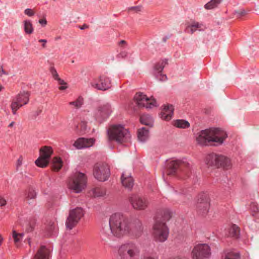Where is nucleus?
<instances>
[{
	"label": "nucleus",
	"mask_w": 259,
	"mask_h": 259,
	"mask_svg": "<svg viewBox=\"0 0 259 259\" xmlns=\"http://www.w3.org/2000/svg\"><path fill=\"white\" fill-rule=\"evenodd\" d=\"M143 230L141 222L136 220L130 227L128 219L120 213H115L110 216L109 226L102 227L101 234L103 237L111 239L113 236L117 238L130 235L135 238L141 236Z\"/></svg>",
	"instance_id": "obj_1"
},
{
	"label": "nucleus",
	"mask_w": 259,
	"mask_h": 259,
	"mask_svg": "<svg viewBox=\"0 0 259 259\" xmlns=\"http://www.w3.org/2000/svg\"><path fill=\"white\" fill-rule=\"evenodd\" d=\"M172 217V212L168 209L157 212L155 217V223L153 227V234L156 241L163 242L167 240L169 229L165 224Z\"/></svg>",
	"instance_id": "obj_2"
},
{
	"label": "nucleus",
	"mask_w": 259,
	"mask_h": 259,
	"mask_svg": "<svg viewBox=\"0 0 259 259\" xmlns=\"http://www.w3.org/2000/svg\"><path fill=\"white\" fill-rule=\"evenodd\" d=\"M227 137L226 133L219 128H210L200 131L196 138L197 143L201 146H207L211 142L216 143V145L223 143Z\"/></svg>",
	"instance_id": "obj_3"
},
{
	"label": "nucleus",
	"mask_w": 259,
	"mask_h": 259,
	"mask_svg": "<svg viewBox=\"0 0 259 259\" xmlns=\"http://www.w3.org/2000/svg\"><path fill=\"white\" fill-rule=\"evenodd\" d=\"M108 141H115L118 144H126L131 141V136L129 131L123 125L116 124L107 130Z\"/></svg>",
	"instance_id": "obj_4"
},
{
	"label": "nucleus",
	"mask_w": 259,
	"mask_h": 259,
	"mask_svg": "<svg viewBox=\"0 0 259 259\" xmlns=\"http://www.w3.org/2000/svg\"><path fill=\"white\" fill-rule=\"evenodd\" d=\"M167 167V174L169 175L176 174L181 179H185L190 176V165L186 161L173 160L168 163Z\"/></svg>",
	"instance_id": "obj_5"
},
{
	"label": "nucleus",
	"mask_w": 259,
	"mask_h": 259,
	"mask_svg": "<svg viewBox=\"0 0 259 259\" xmlns=\"http://www.w3.org/2000/svg\"><path fill=\"white\" fill-rule=\"evenodd\" d=\"M205 163L208 166H214L228 169L231 167V161L229 158L223 155L212 153L208 154L205 158Z\"/></svg>",
	"instance_id": "obj_6"
},
{
	"label": "nucleus",
	"mask_w": 259,
	"mask_h": 259,
	"mask_svg": "<svg viewBox=\"0 0 259 259\" xmlns=\"http://www.w3.org/2000/svg\"><path fill=\"white\" fill-rule=\"evenodd\" d=\"M118 253V259H133L139 255L140 249L135 243L128 242L119 247Z\"/></svg>",
	"instance_id": "obj_7"
},
{
	"label": "nucleus",
	"mask_w": 259,
	"mask_h": 259,
	"mask_svg": "<svg viewBox=\"0 0 259 259\" xmlns=\"http://www.w3.org/2000/svg\"><path fill=\"white\" fill-rule=\"evenodd\" d=\"M87 178L82 172H76L68 180L69 189L76 193L80 192L86 187Z\"/></svg>",
	"instance_id": "obj_8"
},
{
	"label": "nucleus",
	"mask_w": 259,
	"mask_h": 259,
	"mask_svg": "<svg viewBox=\"0 0 259 259\" xmlns=\"http://www.w3.org/2000/svg\"><path fill=\"white\" fill-rule=\"evenodd\" d=\"M30 94L28 92L20 93L14 97L11 104V108L14 115L17 114V111L23 106L28 104L29 101Z\"/></svg>",
	"instance_id": "obj_9"
},
{
	"label": "nucleus",
	"mask_w": 259,
	"mask_h": 259,
	"mask_svg": "<svg viewBox=\"0 0 259 259\" xmlns=\"http://www.w3.org/2000/svg\"><path fill=\"white\" fill-rule=\"evenodd\" d=\"M93 175L98 181H107L110 176V170L108 165L103 163H96L94 167Z\"/></svg>",
	"instance_id": "obj_10"
},
{
	"label": "nucleus",
	"mask_w": 259,
	"mask_h": 259,
	"mask_svg": "<svg viewBox=\"0 0 259 259\" xmlns=\"http://www.w3.org/2000/svg\"><path fill=\"white\" fill-rule=\"evenodd\" d=\"M53 152L51 147L47 146L42 147L39 150V157L35 161L36 165L40 167H46Z\"/></svg>",
	"instance_id": "obj_11"
},
{
	"label": "nucleus",
	"mask_w": 259,
	"mask_h": 259,
	"mask_svg": "<svg viewBox=\"0 0 259 259\" xmlns=\"http://www.w3.org/2000/svg\"><path fill=\"white\" fill-rule=\"evenodd\" d=\"M210 206V200L208 195L206 192H202L198 196L196 204L197 212L200 215L207 214Z\"/></svg>",
	"instance_id": "obj_12"
},
{
	"label": "nucleus",
	"mask_w": 259,
	"mask_h": 259,
	"mask_svg": "<svg viewBox=\"0 0 259 259\" xmlns=\"http://www.w3.org/2000/svg\"><path fill=\"white\" fill-rule=\"evenodd\" d=\"M211 255L210 246L205 243L195 245L192 251L193 259L208 258Z\"/></svg>",
	"instance_id": "obj_13"
},
{
	"label": "nucleus",
	"mask_w": 259,
	"mask_h": 259,
	"mask_svg": "<svg viewBox=\"0 0 259 259\" xmlns=\"http://www.w3.org/2000/svg\"><path fill=\"white\" fill-rule=\"evenodd\" d=\"M83 215L84 211L81 207H76L71 210L66 222L67 228L71 230L76 225Z\"/></svg>",
	"instance_id": "obj_14"
},
{
	"label": "nucleus",
	"mask_w": 259,
	"mask_h": 259,
	"mask_svg": "<svg viewBox=\"0 0 259 259\" xmlns=\"http://www.w3.org/2000/svg\"><path fill=\"white\" fill-rule=\"evenodd\" d=\"M134 100L139 107L151 109L157 106L156 100L152 97L148 98L142 93H137L134 96Z\"/></svg>",
	"instance_id": "obj_15"
},
{
	"label": "nucleus",
	"mask_w": 259,
	"mask_h": 259,
	"mask_svg": "<svg viewBox=\"0 0 259 259\" xmlns=\"http://www.w3.org/2000/svg\"><path fill=\"white\" fill-rule=\"evenodd\" d=\"M112 109L111 105L105 104L99 106L95 113V118L99 123L105 121L111 114Z\"/></svg>",
	"instance_id": "obj_16"
},
{
	"label": "nucleus",
	"mask_w": 259,
	"mask_h": 259,
	"mask_svg": "<svg viewBox=\"0 0 259 259\" xmlns=\"http://www.w3.org/2000/svg\"><path fill=\"white\" fill-rule=\"evenodd\" d=\"M92 87L99 90L105 91L111 87V81L109 77L104 75L100 76L98 80L91 82Z\"/></svg>",
	"instance_id": "obj_17"
},
{
	"label": "nucleus",
	"mask_w": 259,
	"mask_h": 259,
	"mask_svg": "<svg viewBox=\"0 0 259 259\" xmlns=\"http://www.w3.org/2000/svg\"><path fill=\"white\" fill-rule=\"evenodd\" d=\"M130 201L133 207L136 209H145L148 205L147 200L138 195H132L130 198Z\"/></svg>",
	"instance_id": "obj_18"
},
{
	"label": "nucleus",
	"mask_w": 259,
	"mask_h": 259,
	"mask_svg": "<svg viewBox=\"0 0 259 259\" xmlns=\"http://www.w3.org/2000/svg\"><path fill=\"white\" fill-rule=\"evenodd\" d=\"M166 64H167V60L164 59L157 63L154 67V74L159 80L165 81L167 79L166 75L162 73V71Z\"/></svg>",
	"instance_id": "obj_19"
},
{
	"label": "nucleus",
	"mask_w": 259,
	"mask_h": 259,
	"mask_svg": "<svg viewBox=\"0 0 259 259\" xmlns=\"http://www.w3.org/2000/svg\"><path fill=\"white\" fill-rule=\"evenodd\" d=\"M95 143V140L93 138L86 139L79 138L74 142L73 145L77 149H81L89 148L92 146Z\"/></svg>",
	"instance_id": "obj_20"
},
{
	"label": "nucleus",
	"mask_w": 259,
	"mask_h": 259,
	"mask_svg": "<svg viewBox=\"0 0 259 259\" xmlns=\"http://www.w3.org/2000/svg\"><path fill=\"white\" fill-rule=\"evenodd\" d=\"M121 181L125 188L128 190H132L134 186V179L131 176V174L124 171L122 174Z\"/></svg>",
	"instance_id": "obj_21"
},
{
	"label": "nucleus",
	"mask_w": 259,
	"mask_h": 259,
	"mask_svg": "<svg viewBox=\"0 0 259 259\" xmlns=\"http://www.w3.org/2000/svg\"><path fill=\"white\" fill-rule=\"evenodd\" d=\"M174 110V108L172 105H164L160 113L161 118L167 121L170 120L173 116Z\"/></svg>",
	"instance_id": "obj_22"
},
{
	"label": "nucleus",
	"mask_w": 259,
	"mask_h": 259,
	"mask_svg": "<svg viewBox=\"0 0 259 259\" xmlns=\"http://www.w3.org/2000/svg\"><path fill=\"white\" fill-rule=\"evenodd\" d=\"M50 251L44 245H41L34 259H49Z\"/></svg>",
	"instance_id": "obj_23"
},
{
	"label": "nucleus",
	"mask_w": 259,
	"mask_h": 259,
	"mask_svg": "<svg viewBox=\"0 0 259 259\" xmlns=\"http://www.w3.org/2000/svg\"><path fill=\"white\" fill-rule=\"evenodd\" d=\"M203 24L198 22H193L192 24L187 27L185 31L193 34L197 30L201 31L203 30Z\"/></svg>",
	"instance_id": "obj_24"
},
{
	"label": "nucleus",
	"mask_w": 259,
	"mask_h": 259,
	"mask_svg": "<svg viewBox=\"0 0 259 259\" xmlns=\"http://www.w3.org/2000/svg\"><path fill=\"white\" fill-rule=\"evenodd\" d=\"M137 134L138 140L140 141L145 142L149 137V130L146 127H142L138 130Z\"/></svg>",
	"instance_id": "obj_25"
},
{
	"label": "nucleus",
	"mask_w": 259,
	"mask_h": 259,
	"mask_svg": "<svg viewBox=\"0 0 259 259\" xmlns=\"http://www.w3.org/2000/svg\"><path fill=\"white\" fill-rule=\"evenodd\" d=\"M140 122L142 124L152 127L153 125V119L149 114H143L140 116Z\"/></svg>",
	"instance_id": "obj_26"
},
{
	"label": "nucleus",
	"mask_w": 259,
	"mask_h": 259,
	"mask_svg": "<svg viewBox=\"0 0 259 259\" xmlns=\"http://www.w3.org/2000/svg\"><path fill=\"white\" fill-rule=\"evenodd\" d=\"M47 231L49 236H55L58 232V227L55 222H50L47 225Z\"/></svg>",
	"instance_id": "obj_27"
},
{
	"label": "nucleus",
	"mask_w": 259,
	"mask_h": 259,
	"mask_svg": "<svg viewBox=\"0 0 259 259\" xmlns=\"http://www.w3.org/2000/svg\"><path fill=\"white\" fill-rule=\"evenodd\" d=\"M62 166V161L60 157H55L52 160V168L54 171H59Z\"/></svg>",
	"instance_id": "obj_28"
},
{
	"label": "nucleus",
	"mask_w": 259,
	"mask_h": 259,
	"mask_svg": "<svg viewBox=\"0 0 259 259\" xmlns=\"http://www.w3.org/2000/svg\"><path fill=\"white\" fill-rule=\"evenodd\" d=\"M223 257L225 259H240L239 253L233 251H225Z\"/></svg>",
	"instance_id": "obj_29"
},
{
	"label": "nucleus",
	"mask_w": 259,
	"mask_h": 259,
	"mask_svg": "<svg viewBox=\"0 0 259 259\" xmlns=\"http://www.w3.org/2000/svg\"><path fill=\"white\" fill-rule=\"evenodd\" d=\"M229 235L230 237L237 238L239 236V229L236 225H232L229 230Z\"/></svg>",
	"instance_id": "obj_30"
},
{
	"label": "nucleus",
	"mask_w": 259,
	"mask_h": 259,
	"mask_svg": "<svg viewBox=\"0 0 259 259\" xmlns=\"http://www.w3.org/2000/svg\"><path fill=\"white\" fill-rule=\"evenodd\" d=\"M24 29L26 33L30 34L33 32V27L30 20H26L23 22Z\"/></svg>",
	"instance_id": "obj_31"
},
{
	"label": "nucleus",
	"mask_w": 259,
	"mask_h": 259,
	"mask_svg": "<svg viewBox=\"0 0 259 259\" xmlns=\"http://www.w3.org/2000/svg\"><path fill=\"white\" fill-rule=\"evenodd\" d=\"M174 125L178 128H186L190 126V123L183 119H178L175 121Z\"/></svg>",
	"instance_id": "obj_32"
},
{
	"label": "nucleus",
	"mask_w": 259,
	"mask_h": 259,
	"mask_svg": "<svg viewBox=\"0 0 259 259\" xmlns=\"http://www.w3.org/2000/svg\"><path fill=\"white\" fill-rule=\"evenodd\" d=\"M83 103V99L82 97H78L75 101L70 102L69 105L72 106L76 109L80 108Z\"/></svg>",
	"instance_id": "obj_33"
},
{
	"label": "nucleus",
	"mask_w": 259,
	"mask_h": 259,
	"mask_svg": "<svg viewBox=\"0 0 259 259\" xmlns=\"http://www.w3.org/2000/svg\"><path fill=\"white\" fill-rule=\"evenodd\" d=\"M222 1V0H211L204 5V8L206 10L212 9L218 7Z\"/></svg>",
	"instance_id": "obj_34"
},
{
	"label": "nucleus",
	"mask_w": 259,
	"mask_h": 259,
	"mask_svg": "<svg viewBox=\"0 0 259 259\" xmlns=\"http://www.w3.org/2000/svg\"><path fill=\"white\" fill-rule=\"evenodd\" d=\"M23 233H18L15 230L12 232V237L15 243L19 242L23 238Z\"/></svg>",
	"instance_id": "obj_35"
},
{
	"label": "nucleus",
	"mask_w": 259,
	"mask_h": 259,
	"mask_svg": "<svg viewBox=\"0 0 259 259\" xmlns=\"http://www.w3.org/2000/svg\"><path fill=\"white\" fill-rule=\"evenodd\" d=\"M36 196V192L31 188H29L26 193V199L28 200L35 199Z\"/></svg>",
	"instance_id": "obj_36"
},
{
	"label": "nucleus",
	"mask_w": 259,
	"mask_h": 259,
	"mask_svg": "<svg viewBox=\"0 0 259 259\" xmlns=\"http://www.w3.org/2000/svg\"><path fill=\"white\" fill-rule=\"evenodd\" d=\"M36 225V220L34 219H31L29 220L28 226L26 228L27 232H31L33 231Z\"/></svg>",
	"instance_id": "obj_37"
},
{
	"label": "nucleus",
	"mask_w": 259,
	"mask_h": 259,
	"mask_svg": "<svg viewBox=\"0 0 259 259\" xmlns=\"http://www.w3.org/2000/svg\"><path fill=\"white\" fill-rule=\"evenodd\" d=\"M233 14L237 18H241V17L245 16L247 12L245 10L241 9L238 11H235Z\"/></svg>",
	"instance_id": "obj_38"
},
{
	"label": "nucleus",
	"mask_w": 259,
	"mask_h": 259,
	"mask_svg": "<svg viewBox=\"0 0 259 259\" xmlns=\"http://www.w3.org/2000/svg\"><path fill=\"white\" fill-rule=\"evenodd\" d=\"M79 126H80V128L79 130V133L80 134H83L87 130V123L85 121H81L80 123H79Z\"/></svg>",
	"instance_id": "obj_39"
},
{
	"label": "nucleus",
	"mask_w": 259,
	"mask_h": 259,
	"mask_svg": "<svg viewBox=\"0 0 259 259\" xmlns=\"http://www.w3.org/2000/svg\"><path fill=\"white\" fill-rule=\"evenodd\" d=\"M94 195L96 197H100L102 196L105 194V192L102 190H101L99 188H96L94 189Z\"/></svg>",
	"instance_id": "obj_40"
},
{
	"label": "nucleus",
	"mask_w": 259,
	"mask_h": 259,
	"mask_svg": "<svg viewBox=\"0 0 259 259\" xmlns=\"http://www.w3.org/2000/svg\"><path fill=\"white\" fill-rule=\"evenodd\" d=\"M50 71L54 79L56 80L59 77V75L56 69L54 66H51L50 68Z\"/></svg>",
	"instance_id": "obj_41"
},
{
	"label": "nucleus",
	"mask_w": 259,
	"mask_h": 259,
	"mask_svg": "<svg viewBox=\"0 0 259 259\" xmlns=\"http://www.w3.org/2000/svg\"><path fill=\"white\" fill-rule=\"evenodd\" d=\"M250 208L252 211L257 212L259 211V206L255 202H251L250 205Z\"/></svg>",
	"instance_id": "obj_42"
},
{
	"label": "nucleus",
	"mask_w": 259,
	"mask_h": 259,
	"mask_svg": "<svg viewBox=\"0 0 259 259\" xmlns=\"http://www.w3.org/2000/svg\"><path fill=\"white\" fill-rule=\"evenodd\" d=\"M7 201L4 196L0 195V206L2 208L5 206Z\"/></svg>",
	"instance_id": "obj_43"
},
{
	"label": "nucleus",
	"mask_w": 259,
	"mask_h": 259,
	"mask_svg": "<svg viewBox=\"0 0 259 259\" xmlns=\"http://www.w3.org/2000/svg\"><path fill=\"white\" fill-rule=\"evenodd\" d=\"M24 14L29 17H31L34 15V12L32 9L28 8L25 10Z\"/></svg>",
	"instance_id": "obj_44"
},
{
	"label": "nucleus",
	"mask_w": 259,
	"mask_h": 259,
	"mask_svg": "<svg viewBox=\"0 0 259 259\" xmlns=\"http://www.w3.org/2000/svg\"><path fill=\"white\" fill-rule=\"evenodd\" d=\"M58 81V82L60 85H65L66 83L64 81V80L61 79L59 77L56 79Z\"/></svg>",
	"instance_id": "obj_45"
},
{
	"label": "nucleus",
	"mask_w": 259,
	"mask_h": 259,
	"mask_svg": "<svg viewBox=\"0 0 259 259\" xmlns=\"http://www.w3.org/2000/svg\"><path fill=\"white\" fill-rule=\"evenodd\" d=\"M38 22L42 26H45L47 23V21L46 19H39Z\"/></svg>",
	"instance_id": "obj_46"
},
{
	"label": "nucleus",
	"mask_w": 259,
	"mask_h": 259,
	"mask_svg": "<svg viewBox=\"0 0 259 259\" xmlns=\"http://www.w3.org/2000/svg\"><path fill=\"white\" fill-rule=\"evenodd\" d=\"M8 73L3 69V68H2L1 72H0V76H2L3 75H8Z\"/></svg>",
	"instance_id": "obj_47"
},
{
	"label": "nucleus",
	"mask_w": 259,
	"mask_h": 259,
	"mask_svg": "<svg viewBox=\"0 0 259 259\" xmlns=\"http://www.w3.org/2000/svg\"><path fill=\"white\" fill-rule=\"evenodd\" d=\"M38 41L39 42H44V44L42 45V46L44 47V48H45L46 47V43L47 42V40L46 39H39L38 40Z\"/></svg>",
	"instance_id": "obj_48"
},
{
	"label": "nucleus",
	"mask_w": 259,
	"mask_h": 259,
	"mask_svg": "<svg viewBox=\"0 0 259 259\" xmlns=\"http://www.w3.org/2000/svg\"><path fill=\"white\" fill-rule=\"evenodd\" d=\"M131 9L135 10L136 11H140L141 9V6L133 7L131 8Z\"/></svg>",
	"instance_id": "obj_49"
},
{
	"label": "nucleus",
	"mask_w": 259,
	"mask_h": 259,
	"mask_svg": "<svg viewBox=\"0 0 259 259\" xmlns=\"http://www.w3.org/2000/svg\"><path fill=\"white\" fill-rule=\"evenodd\" d=\"M119 55L122 58L125 57L127 56V53L125 52H121Z\"/></svg>",
	"instance_id": "obj_50"
},
{
	"label": "nucleus",
	"mask_w": 259,
	"mask_h": 259,
	"mask_svg": "<svg viewBox=\"0 0 259 259\" xmlns=\"http://www.w3.org/2000/svg\"><path fill=\"white\" fill-rule=\"evenodd\" d=\"M67 88V86L66 84L65 85H61L60 87H59V89L60 90H64Z\"/></svg>",
	"instance_id": "obj_51"
},
{
	"label": "nucleus",
	"mask_w": 259,
	"mask_h": 259,
	"mask_svg": "<svg viewBox=\"0 0 259 259\" xmlns=\"http://www.w3.org/2000/svg\"><path fill=\"white\" fill-rule=\"evenodd\" d=\"M88 26L86 24H84L82 27H80V29L82 30L85 28H87Z\"/></svg>",
	"instance_id": "obj_52"
},
{
	"label": "nucleus",
	"mask_w": 259,
	"mask_h": 259,
	"mask_svg": "<svg viewBox=\"0 0 259 259\" xmlns=\"http://www.w3.org/2000/svg\"><path fill=\"white\" fill-rule=\"evenodd\" d=\"M144 259H157V257L155 258V257H153L152 256H147V257H144Z\"/></svg>",
	"instance_id": "obj_53"
},
{
	"label": "nucleus",
	"mask_w": 259,
	"mask_h": 259,
	"mask_svg": "<svg viewBox=\"0 0 259 259\" xmlns=\"http://www.w3.org/2000/svg\"><path fill=\"white\" fill-rule=\"evenodd\" d=\"M14 124H15V122H14V121H12V122H11L9 124V126H9V127H12Z\"/></svg>",
	"instance_id": "obj_54"
},
{
	"label": "nucleus",
	"mask_w": 259,
	"mask_h": 259,
	"mask_svg": "<svg viewBox=\"0 0 259 259\" xmlns=\"http://www.w3.org/2000/svg\"><path fill=\"white\" fill-rule=\"evenodd\" d=\"M126 44V41L123 40H121L119 43V45H122V44Z\"/></svg>",
	"instance_id": "obj_55"
},
{
	"label": "nucleus",
	"mask_w": 259,
	"mask_h": 259,
	"mask_svg": "<svg viewBox=\"0 0 259 259\" xmlns=\"http://www.w3.org/2000/svg\"><path fill=\"white\" fill-rule=\"evenodd\" d=\"M3 241V238L2 236L0 234V246L2 244Z\"/></svg>",
	"instance_id": "obj_56"
},
{
	"label": "nucleus",
	"mask_w": 259,
	"mask_h": 259,
	"mask_svg": "<svg viewBox=\"0 0 259 259\" xmlns=\"http://www.w3.org/2000/svg\"><path fill=\"white\" fill-rule=\"evenodd\" d=\"M22 164V160L20 158L18 160V164L21 165Z\"/></svg>",
	"instance_id": "obj_57"
},
{
	"label": "nucleus",
	"mask_w": 259,
	"mask_h": 259,
	"mask_svg": "<svg viewBox=\"0 0 259 259\" xmlns=\"http://www.w3.org/2000/svg\"><path fill=\"white\" fill-rule=\"evenodd\" d=\"M4 89V87L2 85H0V92Z\"/></svg>",
	"instance_id": "obj_58"
},
{
	"label": "nucleus",
	"mask_w": 259,
	"mask_h": 259,
	"mask_svg": "<svg viewBox=\"0 0 259 259\" xmlns=\"http://www.w3.org/2000/svg\"><path fill=\"white\" fill-rule=\"evenodd\" d=\"M170 259H180V258H179L177 257V258H170Z\"/></svg>",
	"instance_id": "obj_59"
}]
</instances>
